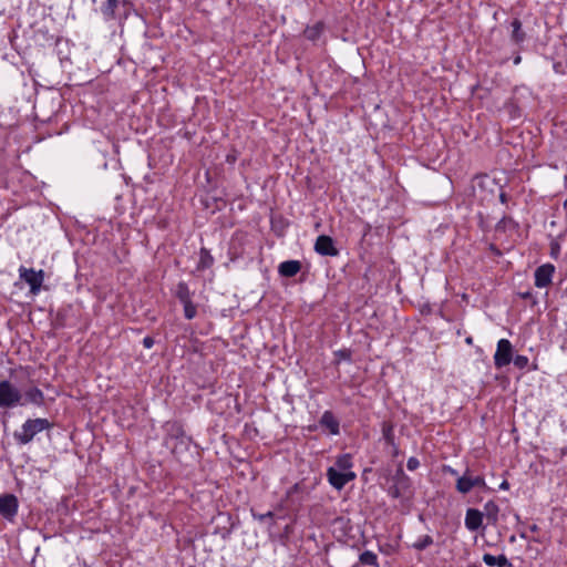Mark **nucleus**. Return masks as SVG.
Returning <instances> with one entry per match:
<instances>
[{
  "mask_svg": "<svg viewBox=\"0 0 567 567\" xmlns=\"http://www.w3.org/2000/svg\"><path fill=\"white\" fill-rule=\"evenodd\" d=\"M483 524V514L478 509L468 508L465 515V526L468 530L475 532Z\"/></svg>",
  "mask_w": 567,
  "mask_h": 567,
  "instance_id": "obj_11",
  "label": "nucleus"
},
{
  "mask_svg": "<svg viewBox=\"0 0 567 567\" xmlns=\"http://www.w3.org/2000/svg\"><path fill=\"white\" fill-rule=\"evenodd\" d=\"M184 306V316L186 319L190 320L197 315V307L193 303V301H188L183 303Z\"/></svg>",
  "mask_w": 567,
  "mask_h": 567,
  "instance_id": "obj_20",
  "label": "nucleus"
},
{
  "mask_svg": "<svg viewBox=\"0 0 567 567\" xmlns=\"http://www.w3.org/2000/svg\"><path fill=\"white\" fill-rule=\"evenodd\" d=\"M483 561L489 567H493V566L507 567V566H509L508 559L506 558L505 555L493 556L491 554H484Z\"/></svg>",
  "mask_w": 567,
  "mask_h": 567,
  "instance_id": "obj_14",
  "label": "nucleus"
},
{
  "mask_svg": "<svg viewBox=\"0 0 567 567\" xmlns=\"http://www.w3.org/2000/svg\"><path fill=\"white\" fill-rule=\"evenodd\" d=\"M274 517V513L272 512H267L266 514H262V515H259V520H264L266 518H272Z\"/></svg>",
  "mask_w": 567,
  "mask_h": 567,
  "instance_id": "obj_28",
  "label": "nucleus"
},
{
  "mask_svg": "<svg viewBox=\"0 0 567 567\" xmlns=\"http://www.w3.org/2000/svg\"><path fill=\"white\" fill-rule=\"evenodd\" d=\"M514 365L520 370L525 369L529 364V359L526 355L518 354L513 359Z\"/></svg>",
  "mask_w": 567,
  "mask_h": 567,
  "instance_id": "obj_22",
  "label": "nucleus"
},
{
  "mask_svg": "<svg viewBox=\"0 0 567 567\" xmlns=\"http://www.w3.org/2000/svg\"><path fill=\"white\" fill-rule=\"evenodd\" d=\"M554 272L555 266L551 264L539 266L535 271V286L537 288L548 287L551 284Z\"/></svg>",
  "mask_w": 567,
  "mask_h": 567,
  "instance_id": "obj_9",
  "label": "nucleus"
},
{
  "mask_svg": "<svg viewBox=\"0 0 567 567\" xmlns=\"http://www.w3.org/2000/svg\"><path fill=\"white\" fill-rule=\"evenodd\" d=\"M19 277L29 285L30 293L37 296L42 289L45 274L42 269L34 270L33 268L20 266Z\"/></svg>",
  "mask_w": 567,
  "mask_h": 567,
  "instance_id": "obj_3",
  "label": "nucleus"
},
{
  "mask_svg": "<svg viewBox=\"0 0 567 567\" xmlns=\"http://www.w3.org/2000/svg\"><path fill=\"white\" fill-rule=\"evenodd\" d=\"M512 28H513L512 40L515 43L523 42L525 39V33L522 30V22L518 19H514L512 21Z\"/></svg>",
  "mask_w": 567,
  "mask_h": 567,
  "instance_id": "obj_16",
  "label": "nucleus"
},
{
  "mask_svg": "<svg viewBox=\"0 0 567 567\" xmlns=\"http://www.w3.org/2000/svg\"><path fill=\"white\" fill-rule=\"evenodd\" d=\"M313 248L315 251L320 256L334 257L339 254V250L334 246L333 239L327 235L318 236Z\"/></svg>",
  "mask_w": 567,
  "mask_h": 567,
  "instance_id": "obj_8",
  "label": "nucleus"
},
{
  "mask_svg": "<svg viewBox=\"0 0 567 567\" xmlns=\"http://www.w3.org/2000/svg\"><path fill=\"white\" fill-rule=\"evenodd\" d=\"M513 359V346L511 341L507 339L498 340L494 354V365L497 369H502L508 365Z\"/></svg>",
  "mask_w": 567,
  "mask_h": 567,
  "instance_id": "obj_4",
  "label": "nucleus"
},
{
  "mask_svg": "<svg viewBox=\"0 0 567 567\" xmlns=\"http://www.w3.org/2000/svg\"><path fill=\"white\" fill-rule=\"evenodd\" d=\"M200 262L199 268L209 267L213 264V257L208 254L206 249H202L200 251Z\"/></svg>",
  "mask_w": 567,
  "mask_h": 567,
  "instance_id": "obj_21",
  "label": "nucleus"
},
{
  "mask_svg": "<svg viewBox=\"0 0 567 567\" xmlns=\"http://www.w3.org/2000/svg\"><path fill=\"white\" fill-rule=\"evenodd\" d=\"M320 425L328 430L332 435L340 433V423L331 411L323 412L320 419Z\"/></svg>",
  "mask_w": 567,
  "mask_h": 567,
  "instance_id": "obj_10",
  "label": "nucleus"
},
{
  "mask_svg": "<svg viewBox=\"0 0 567 567\" xmlns=\"http://www.w3.org/2000/svg\"><path fill=\"white\" fill-rule=\"evenodd\" d=\"M357 477L354 472H341L336 467H329L327 470V478L331 486L336 489H342L349 482Z\"/></svg>",
  "mask_w": 567,
  "mask_h": 567,
  "instance_id": "obj_5",
  "label": "nucleus"
},
{
  "mask_svg": "<svg viewBox=\"0 0 567 567\" xmlns=\"http://www.w3.org/2000/svg\"><path fill=\"white\" fill-rule=\"evenodd\" d=\"M432 544L433 538L430 535H423L413 544V547L417 550H423Z\"/></svg>",
  "mask_w": 567,
  "mask_h": 567,
  "instance_id": "obj_19",
  "label": "nucleus"
},
{
  "mask_svg": "<svg viewBox=\"0 0 567 567\" xmlns=\"http://www.w3.org/2000/svg\"><path fill=\"white\" fill-rule=\"evenodd\" d=\"M449 471L452 473V474H455L456 472L452 468H449Z\"/></svg>",
  "mask_w": 567,
  "mask_h": 567,
  "instance_id": "obj_32",
  "label": "nucleus"
},
{
  "mask_svg": "<svg viewBox=\"0 0 567 567\" xmlns=\"http://www.w3.org/2000/svg\"><path fill=\"white\" fill-rule=\"evenodd\" d=\"M485 507L486 508L493 507L494 509H497L496 506L493 503H487Z\"/></svg>",
  "mask_w": 567,
  "mask_h": 567,
  "instance_id": "obj_30",
  "label": "nucleus"
},
{
  "mask_svg": "<svg viewBox=\"0 0 567 567\" xmlns=\"http://www.w3.org/2000/svg\"><path fill=\"white\" fill-rule=\"evenodd\" d=\"M499 488L503 491L509 489V483L505 480L501 483Z\"/></svg>",
  "mask_w": 567,
  "mask_h": 567,
  "instance_id": "obj_29",
  "label": "nucleus"
},
{
  "mask_svg": "<svg viewBox=\"0 0 567 567\" xmlns=\"http://www.w3.org/2000/svg\"><path fill=\"white\" fill-rule=\"evenodd\" d=\"M353 466L351 454H342L336 460V468L341 472H352Z\"/></svg>",
  "mask_w": 567,
  "mask_h": 567,
  "instance_id": "obj_15",
  "label": "nucleus"
},
{
  "mask_svg": "<svg viewBox=\"0 0 567 567\" xmlns=\"http://www.w3.org/2000/svg\"><path fill=\"white\" fill-rule=\"evenodd\" d=\"M301 270V262L299 260L282 261L278 267V272L282 277H293Z\"/></svg>",
  "mask_w": 567,
  "mask_h": 567,
  "instance_id": "obj_12",
  "label": "nucleus"
},
{
  "mask_svg": "<svg viewBox=\"0 0 567 567\" xmlns=\"http://www.w3.org/2000/svg\"><path fill=\"white\" fill-rule=\"evenodd\" d=\"M520 61V58H516L515 63H518Z\"/></svg>",
  "mask_w": 567,
  "mask_h": 567,
  "instance_id": "obj_31",
  "label": "nucleus"
},
{
  "mask_svg": "<svg viewBox=\"0 0 567 567\" xmlns=\"http://www.w3.org/2000/svg\"><path fill=\"white\" fill-rule=\"evenodd\" d=\"M25 400L23 401L24 404L27 402L29 403H33L38 406H41L44 402V394L43 392L37 388V386H33V388H30L27 392H25V395H24Z\"/></svg>",
  "mask_w": 567,
  "mask_h": 567,
  "instance_id": "obj_13",
  "label": "nucleus"
},
{
  "mask_svg": "<svg viewBox=\"0 0 567 567\" xmlns=\"http://www.w3.org/2000/svg\"><path fill=\"white\" fill-rule=\"evenodd\" d=\"M19 503L14 495L4 494L0 496V515L12 520L18 513Z\"/></svg>",
  "mask_w": 567,
  "mask_h": 567,
  "instance_id": "obj_7",
  "label": "nucleus"
},
{
  "mask_svg": "<svg viewBox=\"0 0 567 567\" xmlns=\"http://www.w3.org/2000/svg\"><path fill=\"white\" fill-rule=\"evenodd\" d=\"M176 296L182 303L192 301L188 286L185 282H179L177 285Z\"/></svg>",
  "mask_w": 567,
  "mask_h": 567,
  "instance_id": "obj_18",
  "label": "nucleus"
},
{
  "mask_svg": "<svg viewBox=\"0 0 567 567\" xmlns=\"http://www.w3.org/2000/svg\"><path fill=\"white\" fill-rule=\"evenodd\" d=\"M107 4H109V8L111 9V11H114L117 7V1L116 0H107Z\"/></svg>",
  "mask_w": 567,
  "mask_h": 567,
  "instance_id": "obj_27",
  "label": "nucleus"
},
{
  "mask_svg": "<svg viewBox=\"0 0 567 567\" xmlns=\"http://www.w3.org/2000/svg\"><path fill=\"white\" fill-rule=\"evenodd\" d=\"M474 487L486 488V482L483 476H468L465 473L456 481V489L461 494H467Z\"/></svg>",
  "mask_w": 567,
  "mask_h": 567,
  "instance_id": "obj_6",
  "label": "nucleus"
},
{
  "mask_svg": "<svg viewBox=\"0 0 567 567\" xmlns=\"http://www.w3.org/2000/svg\"><path fill=\"white\" fill-rule=\"evenodd\" d=\"M336 357L339 358V360H350L351 359V352L347 349L340 350L336 352Z\"/></svg>",
  "mask_w": 567,
  "mask_h": 567,
  "instance_id": "obj_25",
  "label": "nucleus"
},
{
  "mask_svg": "<svg viewBox=\"0 0 567 567\" xmlns=\"http://www.w3.org/2000/svg\"><path fill=\"white\" fill-rule=\"evenodd\" d=\"M143 346L146 349H151L154 346V339L152 337H145L143 339Z\"/></svg>",
  "mask_w": 567,
  "mask_h": 567,
  "instance_id": "obj_26",
  "label": "nucleus"
},
{
  "mask_svg": "<svg viewBox=\"0 0 567 567\" xmlns=\"http://www.w3.org/2000/svg\"><path fill=\"white\" fill-rule=\"evenodd\" d=\"M383 436L389 444H393L394 434H393V429L391 425L383 426Z\"/></svg>",
  "mask_w": 567,
  "mask_h": 567,
  "instance_id": "obj_23",
  "label": "nucleus"
},
{
  "mask_svg": "<svg viewBox=\"0 0 567 567\" xmlns=\"http://www.w3.org/2000/svg\"><path fill=\"white\" fill-rule=\"evenodd\" d=\"M21 391L10 381H0V408H14L23 405Z\"/></svg>",
  "mask_w": 567,
  "mask_h": 567,
  "instance_id": "obj_2",
  "label": "nucleus"
},
{
  "mask_svg": "<svg viewBox=\"0 0 567 567\" xmlns=\"http://www.w3.org/2000/svg\"><path fill=\"white\" fill-rule=\"evenodd\" d=\"M51 427L52 424L47 419H29L22 424L20 431L14 432L13 436L19 444L25 445L30 443L38 433Z\"/></svg>",
  "mask_w": 567,
  "mask_h": 567,
  "instance_id": "obj_1",
  "label": "nucleus"
},
{
  "mask_svg": "<svg viewBox=\"0 0 567 567\" xmlns=\"http://www.w3.org/2000/svg\"><path fill=\"white\" fill-rule=\"evenodd\" d=\"M359 561L362 565H369V566H373V567H379L378 556L373 551H371V550L363 551L359 556Z\"/></svg>",
  "mask_w": 567,
  "mask_h": 567,
  "instance_id": "obj_17",
  "label": "nucleus"
},
{
  "mask_svg": "<svg viewBox=\"0 0 567 567\" xmlns=\"http://www.w3.org/2000/svg\"><path fill=\"white\" fill-rule=\"evenodd\" d=\"M565 206H567V200L565 202Z\"/></svg>",
  "mask_w": 567,
  "mask_h": 567,
  "instance_id": "obj_33",
  "label": "nucleus"
},
{
  "mask_svg": "<svg viewBox=\"0 0 567 567\" xmlns=\"http://www.w3.org/2000/svg\"><path fill=\"white\" fill-rule=\"evenodd\" d=\"M420 466V461L416 457H410L406 462L409 471H415Z\"/></svg>",
  "mask_w": 567,
  "mask_h": 567,
  "instance_id": "obj_24",
  "label": "nucleus"
}]
</instances>
